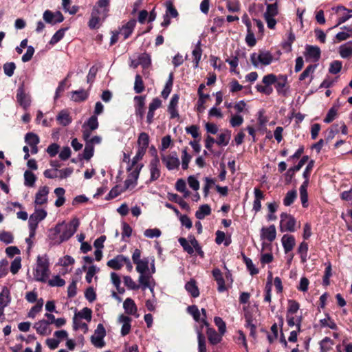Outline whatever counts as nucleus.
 <instances>
[{
    "mask_svg": "<svg viewBox=\"0 0 352 352\" xmlns=\"http://www.w3.org/2000/svg\"><path fill=\"white\" fill-rule=\"evenodd\" d=\"M36 281L46 283L50 275V263L47 258L37 257L36 267L33 272Z\"/></svg>",
    "mask_w": 352,
    "mask_h": 352,
    "instance_id": "obj_1",
    "label": "nucleus"
},
{
    "mask_svg": "<svg viewBox=\"0 0 352 352\" xmlns=\"http://www.w3.org/2000/svg\"><path fill=\"white\" fill-rule=\"evenodd\" d=\"M277 80V76L274 74H267L263 76L262 79V85H256L255 87L256 91L259 93L270 96L273 92L272 85H274Z\"/></svg>",
    "mask_w": 352,
    "mask_h": 352,
    "instance_id": "obj_2",
    "label": "nucleus"
},
{
    "mask_svg": "<svg viewBox=\"0 0 352 352\" xmlns=\"http://www.w3.org/2000/svg\"><path fill=\"white\" fill-rule=\"evenodd\" d=\"M250 60L254 67H258V63L263 65H269L273 60V56L269 51L260 50L259 54L252 53L250 56Z\"/></svg>",
    "mask_w": 352,
    "mask_h": 352,
    "instance_id": "obj_3",
    "label": "nucleus"
},
{
    "mask_svg": "<svg viewBox=\"0 0 352 352\" xmlns=\"http://www.w3.org/2000/svg\"><path fill=\"white\" fill-rule=\"evenodd\" d=\"M80 225L78 218H73L70 222L65 226V230L60 235L59 243L69 240L77 231Z\"/></svg>",
    "mask_w": 352,
    "mask_h": 352,
    "instance_id": "obj_4",
    "label": "nucleus"
},
{
    "mask_svg": "<svg viewBox=\"0 0 352 352\" xmlns=\"http://www.w3.org/2000/svg\"><path fill=\"white\" fill-rule=\"evenodd\" d=\"M280 217V230L281 232L288 231L293 232L295 231L296 221L292 214L282 212Z\"/></svg>",
    "mask_w": 352,
    "mask_h": 352,
    "instance_id": "obj_5",
    "label": "nucleus"
},
{
    "mask_svg": "<svg viewBox=\"0 0 352 352\" xmlns=\"http://www.w3.org/2000/svg\"><path fill=\"white\" fill-rule=\"evenodd\" d=\"M106 336V330L102 324H98L94 335L91 337V343L98 348H102L104 346V338Z\"/></svg>",
    "mask_w": 352,
    "mask_h": 352,
    "instance_id": "obj_6",
    "label": "nucleus"
},
{
    "mask_svg": "<svg viewBox=\"0 0 352 352\" xmlns=\"http://www.w3.org/2000/svg\"><path fill=\"white\" fill-rule=\"evenodd\" d=\"M109 6L110 0H98L93 7L91 12H98L97 15L102 18V21H104L109 15Z\"/></svg>",
    "mask_w": 352,
    "mask_h": 352,
    "instance_id": "obj_7",
    "label": "nucleus"
},
{
    "mask_svg": "<svg viewBox=\"0 0 352 352\" xmlns=\"http://www.w3.org/2000/svg\"><path fill=\"white\" fill-rule=\"evenodd\" d=\"M162 161L169 170L178 168L180 162L175 151L170 153L168 155H162Z\"/></svg>",
    "mask_w": 352,
    "mask_h": 352,
    "instance_id": "obj_8",
    "label": "nucleus"
},
{
    "mask_svg": "<svg viewBox=\"0 0 352 352\" xmlns=\"http://www.w3.org/2000/svg\"><path fill=\"white\" fill-rule=\"evenodd\" d=\"M143 166V164H139L135 168H134V170L129 174L127 179L124 181V186L123 187L124 190L126 191L130 187H133L137 184L140 173Z\"/></svg>",
    "mask_w": 352,
    "mask_h": 352,
    "instance_id": "obj_9",
    "label": "nucleus"
},
{
    "mask_svg": "<svg viewBox=\"0 0 352 352\" xmlns=\"http://www.w3.org/2000/svg\"><path fill=\"white\" fill-rule=\"evenodd\" d=\"M16 98L17 102L24 109H27L30 106V96L28 94L25 93L23 84L18 87L16 90Z\"/></svg>",
    "mask_w": 352,
    "mask_h": 352,
    "instance_id": "obj_10",
    "label": "nucleus"
},
{
    "mask_svg": "<svg viewBox=\"0 0 352 352\" xmlns=\"http://www.w3.org/2000/svg\"><path fill=\"white\" fill-rule=\"evenodd\" d=\"M145 100L146 96H136L134 97L135 102V112L137 117L142 120L145 113Z\"/></svg>",
    "mask_w": 352,
    "mask_h": 352,
    "instance_id": "obj_11",
    "label": "nucleus"
},
{
    "mask_svg": "<svg viewBox=\"0 0 352 352\" xmlns=\"http://www.w3.org/2000/svg\"><path fill=\"white\" fill-rule=\"evenodd\" d=\"M49 192L50 189L47 186L40 187L35 195L34 204L39 206L46 204Z\"/></svg>",
    "mask_w": 352,
    "mask_h": 352,
    "instance_id": "obj_12",
    "label": "nucleus"
},
{
    "mask_svg": "<svg viewBox=\"0 0 352 352\" xmlns=\"http://www.w3.org/2000/svg\"><path fill=\"white\" fill-rule=\"evenodd\" d=\"M305 50V56L307 58H312L315 62L319 60L321 56V51L319 47L307 45Z\"/></svg>",
    "mask_w": 352,
    "mask_h": 352,
    "instance_id": "obj_13",
    "label": "nucleus"
},
{
    "mask_svg": "<svg viewBox=\"0 0 352 352\" xmlns=\"http://www.w3.org/2000/svg\"><path fill=\"white\" fill-rule=\"evenodd\" d=\"M276 236V230L274 225H271L269 227H263L261 230V239H266L269 242H272Z\"/></svg>",
    "mask_w": 352,
    "mask_h": 352,
    "instance_id": "obj_14",
    "label": "nucleus"
},
{
    "mask_svg": "<svg viewBox=\"0 0 352 352\" xmlns=\"http://www.w3.org/2000/svg\"><path fill=\"white\" fill-rule=\"evenodd\" d=\"M47 216V212L43 209L36 210L35 212L30 215L29 226L37 228L39 221L43 220Z\"/></svg>",
    "mask_w": 352,
    "mask_h": 352,
    "instance_id": "obj_15",
    "label": "nucleus"
},
{
    "mask_svg": "<svg viewBox=\"0 0 352 352\" xmlns=\"http://www.w3.org/2000/svg\"><path fill=\"white\" fill-rule=\"evenodd\" d=\"M212 276L216 280L218 287L217 290L219 292L222 293L227 290V287L225 284V280L222 274L221 271L219 268H214L212 271Z\"/></svg>",
    "mask_w": 352,
    "mask_h": 352,
    "instance_id": "obj_16",
    "label": "nucleus"
},
{
    "mask_svg": "<svg viewBox=\"0 0 352 352\" xmlns=\"http://www.w3.org/2000/svg\"><path fill=\"white\" fill-rule=\"evenodd\" d=\"M281 242L286 254L291 252L296 245V240L293 235L284 234Z\"/></svg>",
    "mask_w": 352,
    "mask_h": 352,
    "instance_id": "obj_17",
    "label": "nucleus"
},
{
    "mask_svg": "<svg viewBox=\"0 0 352 352\" xmlns=\"http://www.w3.org/2000/svg\"><path fill=\"white\" fill-rule=\"evenodd\" d=\"M124 259L125 256L123 254H118L113 258L108 261L107 265L114 270H120L124 265Z\"/></svg>",
    "mask_w": 352,
    "mask_h": 352,
    "instance_id": "obj_18",
    "label": "nucleus"
},
{
    "mask_svg": "<svg viewBox=\"0 0 352 352\" xmlns=\"http://www.w3.org/2000/svg\"><path fill=\"white\" fill-rule=\"evenodd\" d=\"M48 321L43 319L36 322L34 327L36 329L37 333L45 336L49 335L51 333V329H50Z\"/></svg>",
    "mask_w": 352,
    "mask_h": 352,
    "instance_id": "obj_19",
    "label": "nucleus"
},
{
    "mask_svg": "<svg viewBox=\"0 0 352 352\" xmlns=\"http://www.w3.org/2000/svg\"><path fill=\"white\" fill-rule=\"evenodd\" d=\"M206 334L209 342L212 345L219 344L222 340L223 335H221L220 333H218L213 328H207Z\"/></svg>",
    "mask_w": 352,
    "mask_h": 352,
    "instance_id": "obj_20",
    "label": "nucleus"
},
{
    "mask_svg": "<svg viewBox=\"0 0 352 352\" xmlns=\"http://www.w3.org/2000/svg\"><path fill=\"white\" fill-rule=\"evenodd\" d=\"M136 25L135 19H131L121 29V34L124 36V39L128 38L132 34Z\"/></svg>",
    "mask_w": 352,
    "mask_h": 352,
    "instance_id": "obj_21",
    "label": "nucleus"
},
{
    "mask_svg": "<svg viewBox=\"0 0 352 352\" xmlns=\"http://www.w3.org/2000/svg\"><path fill=\"white\" fill-rule=\"evenodd\" d=\"M123 307L125 312L129 315H135L138 311V308L134 300L130 298H127L124 301Z\"/></svg>",
    "mask_w": 352,
    "mask_h": 352,
    "instance_id": "obj_22",
    "label": "nucleus"
},
{
    "mask_svg": "<svg viewBox=\"0 0 352 352\" xmlns=\"http://www.w3.org/2000/svg\"><path fill=\"white\" fill-rule=\"evenodd\" d=\"M339 54L342 58H349L352 56V41H349L339 47Z\"/></svg>",
    "mask_w": 352,
    "mask_h": 352,
    "instance_id": "obj_23",
    "label": "nucleus"
},
{
    "mask_svg": "<svg viewBox=\"0 0 352 352\" xmlns=\"http://www.w3.org/2000/svg\"><path fill=\"white\" fill-rule=\"evenodd\" d=\"M185 289L193 298H197L199 296V290L194 279H190L186 283Z\"/></svg>",
    "mask_w": 352,
    "mask_h": 352,
    "instance_id": "obj_24",
    "label": "nucleus"
},
{
    "mask_svg": "<svg viewBox=\"0 0 352 352\" xmlns=\"http://www.w3.org/2000/svg\"><path fill=\"white\" fill-rule=\"evenodd\" d=\"M11 301L10 292L7 287H3L0 293V306L6 307Z\"/></svg>",
    "mask_w": 352,
    "mask_h": 352,
    "instance_id": "obj_25",
    "label": "nucleus"
},
{
    "mask_svg": "<svg viewBox=\"0 0 352 352\" xmlns=\"http://www.w3.org/2000/svg\"><path fill=\"white\" fill-rule=\"evenodd\" d=\"M174 74L173 72L169 74L168 79L166 82L165 87L161 93L163 98L166 99L171 92L173 85Z\"/></svg>",
    "mask_w": 352,
    "mask_h": 352,
    "instance_id": "obj_26",
    "label": "nucleus"
},
{
    "mask_svg": "<svg viewBox=\"0 0 352 352\" xmlns=\"http://www.w3.org/2000/svg\"><path fill=\"white\" fill-rule=\"evenodd\" d=\"M56 120L63 126L69 125L72 121L69 113L65 110H62L59 112Z\"/></svg>",
    "mask_w": 352,
    "mask_h": 352,
    "instance_id": "obj_27",
    "label": "nucleus"
},
{
    "mask_svg": "<svg viewBox=\"0 0 352 352\" xmlns=\"http://www.w3.org/2000/svg\"><path fill=\"white\" fill-rule=\"evenodd\" d=\"M98 12L96 11V12L91 13V17L88 22V27L91 30L98 29L100 27V21H102V18L100 16H98L97 14Z\"/></svg>",
    "mask_w": 352,
    "mask_h": 352,
    "instance_id": "obj_28",
    "label": "nucleus"
},
{
    "mask_svg": "<svg viewBox=\"0 0 352 352\" xmlns=\"http://www.w3.org/2000/svg\"><path fill=\"white\" fill-rule=\"evenodd\" d=\"M211 214V208L208 204H204L199 207L195 212V217L198 219H204L206 216Z\"/></svg>",
    "mask_w": 352,
    "mask_h": 352,
    "instance_id": "obj_29",
    "label": "nucleus"
},
{
    "mask_svg": "<svg viewBox=\"0 0 352 352\" xmlns=\"http://www.w3.org/2000/svg\"><path fill=\"white\" fill-rule=\"evenodd\" d=\"M72 98L74 102H80L86 100L89 96V94L84 89L73 91L72 92Z\"/></svg>",
    "mask_w": 352,
    "mask_h": 352,
    "instance_id": "obj_30",
    "label": "nucleus"
},
{
    "mask_svg": "<svg viewBox=\"0 0 352 352\" xmlns=\"http://www.w3.org/2000/svg\"><path fill=\"white\" fill-rule=\"evenodd\" d=\"M146 150L138 148L136 155L133 157L131 160V165L127 168V171H131L133 168H135L137 165H138V162L142 160L144 155H145Z\"/></svg>",
    "mask_w": 352,
    "mask_h": 352,
    "instance_id": "obj_31",
    "label": "nucleus"
},
{
    "mask_svg": "<svg viewBox=\"0 0 352 352\" xmlns=\"http://www.w3.org/2000/svg\"><path fill=\"white\" fill-rule=\"evenodd\" d=\"M149 135L148 133L145 132H142L140 133L137 144L138 145V148L146 150L149 145Z\"/></svg>",
    "mask_w": 352,
    "mask_h": 352,
    "instance_id": "obj_32",
    "label": "nucleus"
},
{
    "mask_svg": "<svg viewBox=\"0 0 352 352\" xmlns=\"http://www.w3.org/2000/svg\"><path fill=\"white\" fill-rule=\"evenodd\" d=\"M296 39L295 34L292 32V29L290 28L289 32L288 33V37L287 40L284 41L282 43V48L286 52H291L292 50V43L294 42Z\"/></svg>",
    "mask_w": 352,
    "mask_h": 352,
    "instance_id": "obj_33",
    "label": "nucleus"
},
{
    "mask_svg": "<svg viewBox=\"0 0 352 352\" xmlns=\"http://www.w3.org/2000/svg\"><path fill=\"white\" fill-rule=\"evenodd\" d=\"M231 137V131L226 129L223 133L219 135L216 143L219 146H227Z\"/></svg>",
    "mask_w": 352,
    "mask_h": 352,
    "instance_id": "obj_34",
    "label": "nucleus"
},
{
    "mask_svg": "<svg viewBox=\"0 0 352 352\" xmlns=\"http://www.w3.org/2000/svg\"><path fill=\"white\" fill-rule=\"evenodd\" d=\"M138 60L144 69H148L151 65V56L147 53L140 54Z\"/></svg>",
    "mask_w": 352,
    "mask_h": 352,
    "instance_id": "obj_35",
    "label": "nucleus"
},
{
    "mask_svg": "<svg viewBox=\"0 0 352 352\" xmlns=\"http://www.w3.org/2000/svg\"><path fill=\"white\" fill-rule=\"evenodd\" d=\"M36 180V176L29 170L24 173V184L26 186L33 187Z\"/></svg>",
    "mask_w": 352,
    "mask_h": 352,
    "instance_id": "obj_36",
    "label": "nucleus"
},
{
    "mask_svg": "<svg viewBox=\"0 0 352 352\" xmlns=\"http://www.w3.org/2000/svg\"><path fill=\"white\" fill-rule=\"evenodd\" d=\"M321 352H328L332 349L334 342L329 337H325L319 343Z\"/></svg>",
    "mask_w": 352,
    "mask_h": 352,
    "instance_id": "obj_37",
    "label": "nucleus"
},
{
    "mask_svg": "<svg viewBox=\"0 0 352 352\" xmlns=\"http://www.w3.org/2000/svg\"><path fill=\"white\" fill-rule=\"evenodd\" d=\"M278 14V3L267 4L266 12L264 13V17H275Z\"/></svg>",
    "mask_w": 352,
    "mask_h": 352,
    "instance_id": "obj_38",
    "label": "nucleus"
},
{
    "mask_svg": "<svg viewBox=\"0 0 352 352\" xmlns=\"http://www.w3.org/2000/svg\"><path fill=\"white\" fill-rule=\"evenodd\" d=\"M99 123L98 121V118L96 115L91 116L88 120L85 122L82 125V128H86L87 126L90 129V131H94L98 128Z\"/></svg>",
    "mask_w": 352,
    "mask_h": 352,
    "instance_id": "obj_39",
    "label": "nucleus"
},
{
    "mask_svg": "<svg viewBox=\"0 0 352 352\" xmlns=\"http://www.w3.org/2000/svg\"><path fill=\"white\" fill-rule=\"evenodd\" d=\"M287 82H280L278 80L274 84L275 85V88L278 95L286 96L288 92V89L289 88V86H287Z\"/></svg>",
    "mask_w": 352,
    "mask_h": 352,
    "instance_id": "obj_40",
    "label": "nucleus"
},
{
    "mask_svg": "<svg viewBox=\"0 0 352 352\" xmlns=\"http://www.w3.org/2000/svg\"><path fill=\"white\" fill-rule=\"evenodd\" d=\"M327 318L321 319L320 320V324L322 327H328L332 330H337L338 326L334 322L333 320L331 319L329 314H326Z\"/></svg>",
    "mask_w": 352,
    "mask_h": 352,
    "instance_id": "obj_41",
    "label": "nucleus"
},
{
    "mask_svg": "<svg viewBox=\"0 0 352 352\" xmlns=\"http://www.w3.org/2000/svg\"><path fill=\"white\" fill-rule=\"evenodd\" d=\"M25 142L29 146L38 144L40 142V138L36 133L29 132L25 135Z\"/></svg>",
    "mask_w": 352,
    "mask_h": 352,
    "instance_id": "obj_42",
    "label": "nucleus"
},
{
    "mask_svg": "<svg viewBox=\"0 0 352 352\" xmlns=\"http://www.w3.org/2000/svg\"><path fill=\"white\" fill-rule=\"evenodd\" d=\"M288 307L286 315H294L297 313L300 309V304L295 300L289 299L287 301Z\"/></svg>",
    "mask_w": 352,
    "mask_h": 352,
    "instance_id": "obj_43",
    "label": "nucleus"
},
{
    "mask_svg": "<svg viewBox=\"0 0 352 352\" xmlns=\"http://www.w3.org/2000/svg\"><path fill=\"white\" fill-rule=\"evenodd\" d=\"M145 89L142 77L140 74H136L134 82V91L136 94H141Z\"/></svg>",
    "mask_w": 352,
    "mask_h": 352,
    "instance_id": "obj_44",
    "label": "nucleus"
},
{
    "mask_svg": "<svg viewBox=\"0 0 352 352\" xmlns=\"http://www.w3.org/2000/svg\"><path fill=\"white\" fill-rule=\"evenodd\" d=\"M297 197V192L296 190H292L286 194L283 199V204L285 206H291Z\"/></svg>",
    "mask_w": 352,
    "mask_h": 352,
    "instance_id": "obj_45",
    "label": "nucleus"
},
{
    "mask_svg": "<svg viewBox=\"0 0 352 352\" xmlns=\"http://www.w3.org/2000/svg\"><path fill=\"white\" fill-rule=\"evenodd\" d=\"M136 270L140 274H146L148 271V260L146 258L135 263Z\"/></svg>",
    "mask_w": 352,
    "mask_h": 352,
    "instance_id": "obj_46",
    "label": "nucleus"
},
{
    "mask_svg": "<svg viewBox=\"0 0 352 352\" xmlns=\"http://www.w3.org/2000/svg\"><path fill=\"white\" fill-rule=\"evenodd\" d=\"M67 30V28H60L58 30L51 38L49 43L52 45H54L56 44L58 42H59L65 35V31Z\"/></svg>",
    "mask_w": 352,
    "mask_h": 352,
    "instance_id": "obj_47",
    "label": "nucleus"
},
{
    "mask_svg": "<svg viewBox=\"0 0 352 352\" xmlns=\"http://www.w3.org/2000/svg\"><path fill=\"white\" fill-rule=\"evenodd\" d=\"M201 54H202V50L201 48V42L198 41L195 49L192 50V56L194 57L195 67L198 66L199 63L201 59Z\"/></svg>",
    "mask_w": 352,
    "mask_h": 352,
    "instance_id": "obj_48",
    "label": "nucleus"
},
{
    "mask_svg": "<svg viewBox=\"0 0 352 352\" xmlns=\"http://www.w3.org/2000/svg\"><path fill=\"white\" fill-rule=\"evenodd\" d=\"M175 188L178 192H184L185 197H188L190 194V192L186 190V184L185 180L183 179H179L176 182Z\"/></svg>",
    "mask_w": 352,
    "mask_h": 352,
    "instance_id": "obj_49",
    "label": "nucleus"
},
{
    "mask_svg": "<svg viewBox=\"0 0 352 352\" xmlns=\"http://www.w3.org/2000/svg\"><path fill=\"white\" fill-rule=\"evenodd\" d=\"M47 282L50 287H63L65 285V280L61 278L59 275L54 276L52 279L47 280Z\"/></svg>",
    "mask_w": 352,
    "mask_h": 352,
    "instance_id": "obj_50",
    "label": "nucleus"
},
{
    "mask_svg": "<svg viewBox=\"0 0 352 352\" xmlns=\"http://www.w3.org/2000/svg\"><path fill=\"white\" fill-rule=\"evenodd\" d=\"M92 316V311L91 309L88 307H84L80 311L78 314H76L74 317H80V318L85 319L88 322L91 321Z\"/></svg>",
    "mask_w": 352,
    "mask_h": 352,
    "instance_id": "obj_51",
    "label": "nucleus"
},
{
    "mask_svg": "<svg viewBox=\"0 0 352 352\" xmlns=\"http://www.w3.org/2000/svg\"><path fill=\"white\" fill-rule=\"evenodd\" d=\"M243 261L252 276L258 274V269L255 267L251 258L246 257L245 256H243Z\"/></svg>",
    "mask_w": 352,
    "mask_h": 352,
    "instance_id": "obj_52",
    "label": "nucleus"
},
{
    "mask_svg": "<svg viewBox=\"0 0 352 352\" xmlns=\"http://www.w3.org/2000/svg\"><path fill=\"white\" fill-rule=\"evenodd\" d=\"M198 352H207L206 338L201 331H198Z\"/></svg>",
    "mask_w": 352,
    "mask_h": 352,
    "instance_id": "obj_53",
    "label": "nucleus"
},
{
    "mask_svg": "<svg viewBox=\"0 0 352 352\" xmlns=\"http://www.w3.org/2000/svg\"><path fill=\"white\" fill-rule=\"evenodd\" d=\"M3 68L5 74L8 77H11L14 74L16 65L14 62H8L3 65Z\"/></svg>",
    "mask_w": 352,
    "mask_h": 352,
    "instance_id": "obj_54",
    "label": "nucleus"
},
{
    "mask_svg": "<svg viewBox=\"0 0 352 352\" xmlns=\"http://www.w3.org/2000/svg\"><path fill=\"white\" fill-rule=\"evenodd\" d=\"M178 241L181 246L183 248L184 250L188 254L192 255L194 253L193 248L191 246V245L189 244L186 239L184 237H180L178 239Z\"/></svg>",
    "mask_w": 352,
    "mask_h": 352,
    "instance_id": "obj_55",
    "label": "nucleus"
},
{
    "mask_svg": "<svg viewBox=\"0 0 352 352\" xmlns=\"http://www.w3.org/2000/svg\"><path fill=\"white\" fill-rule=\"evenodd\" d=\"M317 67V65H309L306 69L301 73L299 76V80L302 81L306 78L310 76V74H313Z\"/></svg>",
    "mask_w": 352,
    "mask_h": 352,
    "instance_id": "obj_56",
    "label": "nucleus"
},
{
    "mask_svg": "<svg viewBox=\"0 0 352 352\" xmlns=\"http://www.w3.org/2000/svg\"><path fill=\"white\" fill-rule=\"evenodd\" d=\"M124 191L123 188H120L118 186H116L110 190L105 199L106 200L114 199Z\"/></svg>",
    "mask_w": 352,
    "mask_h": 352,
    "instance_id": "obj_57",
    "label": "nucleus"
},
{
    "mask_svg": "<svg viewBox=\"0 0 352 352\" xmlns=\"http://www.w3.org/2000/svg\"><path fill=\"white\" fill-rule=\"evenodd\" d=\"M191 158L192 156L188 153L186 148L184 149L182 155V167L184 170L188 169Z\"/></svg>",
    "mask_w": 352,
    "mask_h": 352,
    "instance_id": "obj_58",
    "label": "nucleus"
},
{
    "mask_svg": "<svg viewBox=\"0 0 352 352\" xmlns=\"http://www.w3.org/2000/svg\"><path fill=\"white\" fill-rule=\"evenodd\" d=\"M342 63L340 60H333L330 64L329 72L332 74H337L342 69Z\"/></svg>",
    "mask_w": 352,
    "mask_h": 352,
    "instance_id": "obj_59",
    "label": "nucleus"
},
{
    "mask_svg": "<svg viewBox=\"0 0 352 352\" xmlns=\"http://www.w3.org/2000/svg\"><path fill=\"white\" fill-rule=\"evenodd\" d=\"M94 147L91 144H85V147L83 151L82 157L86 160H89L94 155Z\"/></svg>",
    "mask_w": 352,
    "mask_h": 352,
    "instance_id": "obj_60",
    "label": "nucleus"
},
{
    "mask_svg": "<svg viewBox=\"0 0 352 352\" xmlns=\"http://www.w3.org/2000/svg\"><path fill=\"white\" fill-rule=\"evenodd\" d=\"M214 322L218 327L219 331L221 335H223L226 331V324L223 319L219 316H215L214 318Z\"/></svg>",
    "mask_w": 352,
    "mask_h": 352,
    "instance_id": "obj_61",
    "label": "nucleus"
},
{
    "mask_svg": "<svg viewBox=\"0 0 352 352\" xmlns=\"http://www.w3.org/2000/svg\"><path fill=\"white\" fill-rule=\"evenodd\" d=\"M124 283L129 289L138 290L140 286L137 285L129 276H124Z\"/></svg>",
    "mask_w": 352,
    "mask_h": 352,
    "instance_id": "obj_62",
    "label": "nucleus"
},
{
    "mask_svg": "<svg viewBox=\"0 0 352 352\" xmlns=\"http://www.w3.org/2000/svg\"><path fill=\"white\" fill-rule=\"evenodd\" d=\"M14 236L12 234L8 231H2L0 232V241L6 244H10L13 242Z\"/></svg>",
    "mask_w": 352,
    "mask_h": 352,
    "instance_id": "obj_63",
    "label": "nucleus"
},
{
    "mask_svg": "<svg viewBox=\"0 0 352 352\" xmlns=\"http://www.w3.org/2000/svg\"><path fill=\"white\" fill-rule=\"evenodd\" d=\"M199 130V127L197 125L194 124L186 128V133L190 134L195 140L200 138Z\"/></svg>",
    "mask_w": 352,
    "mask_h": 352,
    "instance_id": "obj_64",
    "label": "nucleus"
}]
</instances>
